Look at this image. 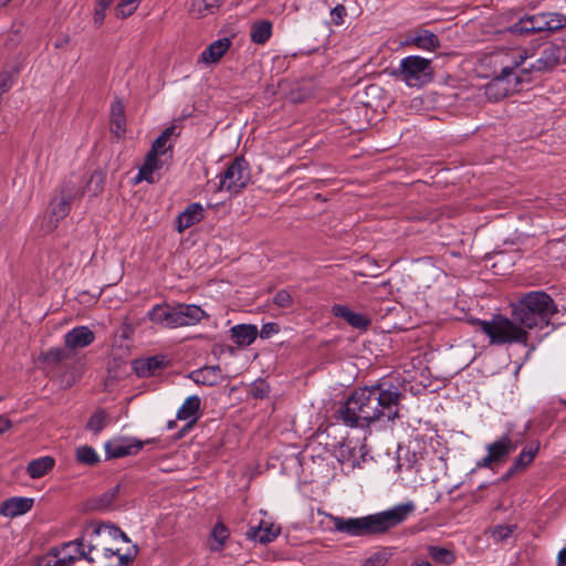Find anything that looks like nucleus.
<instances>
[{
  "mask_svg": "<svg viewBox=\"0 0 566 566\" xmlns=\"http://www.w3.org/2000/svg\"><path fill=\"white\" fill-rule=\"evenodd\" d=\"M251 176L248 163L240 157L234 158L226 170L220 174L218 189L237 195L250 182Z\"/></svg>",
  "mask_w": 566,
  "mask_h": 566,
  "instance_id": "obj_10",
  "label": "nucleus"
},
{
  "mask_svg": "<svg viewBox=\"0 0 566 566\" xmlns=\"http://www.w3.org/2000/svg\"><path fill=\"white\" fill-rule=\"evenodd\" d=\"M174 132L175 127L172 126L166 128L153 143L151 149L149 151L160 156L166 155L167 150L170 148V146H168V142Z\"/></svg>",
  "mask_w": 566,
  "mask_h": 566,
  "instance_id": "obj_35",
  "label": "nucleus"
},
{
  "mask_svg": "<svg viewBox=\"0 0 566 566\" xmlns=\"http://www.w3.org/2000/svg\"><path fill=\"white\" fill-rule=\"evenodd\" d=\"M412 566H431V564L428 560H421V562L413 564Z\"/></svg>",
  "mask_w": 566,
  "mask_h": 566,
  "instance_id": "obj_52",
  "label": "nucleus"
},
{
  "mask_svg": "<svg viewBox=\"0 0 566 566\" xmlns=\"http://www.w3.org/2000/svg\"><path fill=\"white\" fill-rule=\"evenodd\" d=\"M32 505L33 499L13 496L1 503L0 515L12 518L25 514L31 510Z\"/></svg>",
  "mask_w": 566,
  "mask_h": 566,
  "instance_id": "obj_18",
  "label": "nucleus"
},
{
  "mask_svg": "<svg viewBox=\"0 0 566 566\" xmlns=\"http://www.w3.org/2000/svg\"><path fill=\"white\" fill-rule=\"evenodd\" d=\"M346 8L342 4H338L336 6L335 8L332 9L331 11V18H332V21L336 24V25H340L343 24L344 22V18L346 15Z\"/></svg>",
  "mask_w": 566,
  "mask_h": 566,
  "instance_id": "obj_44",
  "label": "nucleus"
},
{
  "mask_svg": "<svg viewBox=\"0 0 566 566\" xmlns=\"http://www.w3.org/2000/svg\"><path fill=\"white\" fill-rule=\"evenodd\" d=\"M75 458L78 463L85 465H95L99 462L98 453L90 446H81L76 448Z\"/></svg>",
  "mask_w": 566,
  "mask_h": 566,
  "instance_id": "obj_34",
  "label": "nucleus"
},
{
  "mask_svg": "<svg viewBox=\"0 0 566 566\" xmlns=\"http://www.w3.org/2000/svg\"><path fill=\"white\" fill-rule=\"evenodd\" d=\"M109 423V416L105 410H96L88 419L86 429L98 434Z\"/></svg>",
  "mask_w": 566,
  "mask_h": 566,
  "instance_id": "obj_33",
  "label": "nucleus"
},
{
  "mask_svg": "<svg viewBox=\"0 0 566 566\" xmlns=\"http://www.w3.org/2000/svg\"><path fill=\"white\" fill-rule=\"evenodd\" d=\"M402 45L415 46L426 51H434L440 46V41L438 36L431 31L426 29H417L410 31L407 34Z\"/></svg>",
  "mask_w": 566,
  "mask_h": 566,
  "instance_id": "obj_13",
  "label": "nucleus"
},
{
  "mask_svg": "<svg viewBox=\"0 0 566 566\" xmlns=\"http://www.w3.org/2000/svg\"><path fill=\"white\" fill-rule=\"evenodd\" d=\"M515 530L513 525H497L491 530V537L497 542H505L510 538Z\"/></svg>",
  "mask_w": 566,
  "mask_h": 566,
  "instance_id": "obj_40",
  "label": "nucleus"
},
{
  "mask_svg": "<svg viewBox=\"0 0 566 566\" xmlns=\"http://www.w3.org/2000/svg\"><path fill=\"white\" fill-rule=\"evenodd\" d=\"M10 0H0V7L6 6Z\"/></svg>",
  "mask_w": 566,
  "mask_h": 566,
  "instance_id": "obj_55",
  "label": "nucleus"
},
{
  "mask_svg": "<svg viewBox=\"0 0 566 566\" xmlns=\"http://www.w3.org/2000/svg\"><path fill=\"white\" fill-rule=\"evenodd\" d=\"M12 83V75L9 72H2L0 74V96L11 88Z\"/></svg>",
  "mask_w": 566,
  "mask_h": 566,
  "instance_id": "obj_46",
  "label": "nucleus"
},
{
  "mask_svg": "<svg viewBox=\"0 0 566 566\" xmlns=\"http://www.w3.org/2000/svg\"><path fill=\"white\" fill-rule=\"evenodd\" d=\"M142 0H119L116 6V14L119 18H127L132 15L138 8Z\"/></svg>",
  "mask_w": 566,
  "mask_h": 566,
  "instance_id": "obj_38",
  "label": "nucleus"
},
{
  "mask_svg": "<svg viewBox=\"0 0 566 566\" xmlns=\"http://www.w3.org/2000/svg\"><path fill=\"white\" fill-rule=\"evenodd\" d=\"M43 360L46 363H61L69 358V354L65 349L54 347L45 352L42 356Z\"/></svg>",
  "mask_w": 566,
  "mask_h": 566,
  "instance_id": "obj_41",
  "label": "nucleus"
},
{
  "mask_svg": "<svg viewBox=\"0 0 566 566\" xmlns=\"http://www.w3.org/2000/svg\"><path fill=\"white\" fill-rule=\"evenodd\" d=\"M112 132L116 136H122L125 132V114H124V106L120 102H115L112 105Z\"/></svg>",
  "mask_w": 566,
  "mask_h": 566,
  "instance_id": "obj_32",
  "label": "nucleus"
},
{
  "mask_svg": "<svg viewBox=\"0 0 566 566\" xmlns=\"http://www.w3.org/2000/svg\"><path fill=\"white\" fill-rule=\"evenodd\" d=\"M229 530L222 523H217L211 531L209 546L213 552L222 549L226 541L229 537Z\"/></svg>",
  "mask_w": 566,
  "mask_h": 566,
  "instance_id": "obj_31",
  "label": "nucleus"
},
{
  "mask_svg": "<svg viewBox=\"0 0 566 566\" xmlns=\"http://www.w3.org/2000/svg\"><path fill=\"white\" fill-rule=\"evenodd\" d=\"M389 554L386 551H379L368 557L363 566H385L388 562Z\"/></svg>",
  "mask_w": 566,
  "mask_h": 566,
  "instance_id": "obj_42",
  "label": "nucleus"
},
{
  "mask_svg": "<svg viewBox=\"0 0 566 566\" xmlns=\"http://www.w3.org/2000/svg\"><path fill=\"white\" fill-rule=\"evenodd\" d=\"M11 427L12 422L6 416H0V434L11 429Z\"/></svg>",
  "mask_w": 566,
  "mask_h": 566,
  "instance_id": "obj_49",
  "label": "nucleus"
},
{
  "mask_svg": "<svg viewBox=\"0 0 566 566\" xmlns=\"http://www.w3.org/2000/svg\"><path fill=\"white\" fill-rule=\"evenodd\" d=\"M494 463H497L494 458L491 455L490 452H488V454L482 458L478 463L476 465L479 468H491Z\"/></svg>",
  "mask_w": 566,
  "mask_h": 566,
  "instance_id": "obj_48",
  "label": "nucleus"
},
{
  "mask_svg": "<svg viewBox=\"0 0 566 566\" xmlns=\"http://www.w3.org/2000/svg\"><path fill=\"white\" fill-rule=\"evenodd\" d=\"M150 442L140 441L133 437H115L105 442L104 449L107 459H118L127 455L137 454L145 443Z\"/></svg>",
  "mask_w": 566,
  "mask_h": 566,
  "instance_id": "obj_12",
  "label": "nucleus"
},
{
  "mask_svg": "<svg viewBox=\"0 0 566 566\" xmlns=\"http://www.w3.org/2000/svg\"><path fill=\"white\" fill-rule=\"evenodd\" d=\"M164 366V359L157 356L135 359L133 361V369L138 377H150L160 370Z\"/></svg>",
  "mask_w": 566,
  "mask_h": 566,
  "instance_id": "obj_24",
  "label": "nucleus"
},
{
  "mask_svg": "<svg viewBox=\"0 0 566 566\" xmlns=\"http://www.w3.org/2000/svg\"><path fill=\"white\" fill-rule=\"evenodd\" d=\"M97 179L99 182L103 180L102 175L99 174H93L91 177V182Z\"/></svg>",
  "mask_w": 566,
  "mask_h": 566,
  "instance_id": "obj_53",
  "label": "nucleus"
},
{
  "mask_svg": "<svg viewBox=\"0 0 566 566\" xmlns=\"http://www.w3.org/2000/svg\"><path fill=\"white\" fill-rule=\"evenodd\" d=\"M281 528L273 523L261 521L259 525L251 526L247 533L248 537L261 544H266L274 541Z\"/></svg>",
  "mask_w": 566,
  "mask_h": 566,
  "instance_id": "obj_20",
  "label": "nucleus"
},
{
  "mask_svg": "<svg viewBox=\"0 0 566 566\" xmlns=\"http://www.w3.org/2000/svg\"><path fill=\"white\" fill-rule=\"evenodd\" d=\"M566 27V15L558 12H541L520 19L510 28L514 34L555 32Z\"/></svg>",
  "mask_w": 566,
  "mask_h": 566,
  "instance_id": "obj_9",
  "label": "nucleus"
},
{
  "mask_svg": "<svg viewBox=\"0 0 566 566\" xmlns=\"http://www.w3.org/2000/svg\"><path fill=\"white\" fill-rule=\"evenodd\" d=\"M515 449L516 444L513 443L509 434L502 436L499 440L486 447L488 452L491 453L496 462L503 461Z\"/></svg>",
  "mask_w": 566,
  "mask_h": 566,
  "instance_id": "obj_27",
  "label": "nucleus"
},
{
  "mask_svg": "<svg viewBox=\"0 0 566 566\" xmlns=\"http://www.w3.org/2000/svg\"><path fill=\"white\" fill-rule=\"evenodd\" d=\"M401 392L391 382L384 381L358 388L339 409V418L346 426L365 428L380 419L392 421L399 417Z\"/></svg>",
  "mask_w": 566,
  "mask_h": 566,
  "instance_id": "obj_1",
  "label": "nucleus"
},
{
  "mask_svg": "<svg viewBox=\"0 0 566 566\" xmlns=\"http://www.w3.org/2000/svg\"><path fill=\"white\" fill-rule=\"evenodd\" d=\"M113 3V0H97V4L103 8H108Z\"/></svg>",
  "mask_w": 566,
  "mask_h": 566,
  "instance_id": "obj_51",
  "label": "nucleus"
},
{
  "mask_svg": "<svg viewBox=\"0 0 566 566\" xmlns=\"http://www.w3.org/2000/svg\"><path fill=\"white\" fill-rule=\"evenodd\" d=\"M335 317L344 319L348 325L358 329H366L370 325V319L361 314L353 312L348 306L335 304L332 307Z\"/></svg>",
  "mask_w": 566,
  "mask_h": 566,
  "instance_id": "obj_17",
  "label": "nucleus"
},
{
  "mask_svg": "<svg viewBox=\"0 0 566 566\" xmlns=\"http://www.w3.org/2000/svg\"><path fill=\"white\" fill-rule=\"evenodd\" d=\"M514 69L524 66V72H544L554 69L560 63H566V45L551 44L543 49L537 59L516 51L513 53Z\"/></svg>",
  "mask_w": 566,
  "mask_h": 566,
  "instance_id": "obj_6",
  "label": "nucleus"
},
{
  "mask_svg": "<svg viewBox=\"0 0 566 566\" xmlns=\"http://www.w3.org/2000/svg\"><path fill=\"white\" fill-rule=\"evenodd\" d=\"M107 8H103L102 6H96L94 11V23L96 27H101L105 19V11Z\"/></svg>",
  "mask_w": 566,
  "mask_h": 566,
  "instance_id": "obj_47",
  "label": "nucleus"
},
{
  "mask_svg": "<svg viewBox=\"0 0 566 566\" xmlns=\"http://www.w3.org/2000/svg\"><path fill=\"white\" fill-rule=\"evenodd\" d=\"M103 548V555L105 558L111 559L113 557H116L118 559V563L114 566H127L128 562L132 559V555L127 553H120L119 548H113V547H102ZM112 566V565H108Z\"/></svg>",
  "mask_w": 566,
  "mask_h": 566,
  "instance_id": "obj_39",
  "label": "nucleus"
},
{
  "mask_svg": "<svg viewBox=\"0 0 566 566\" xmlns=\"http://www.w3.org/2000/svg\"><path fill=\"white\" fill-rule=\"evenodd\" d=\"M160 155L148 151L144 165L139 168L137 181L155 182L154 172L161 169L164 161Z\"/></svg>",
  "mask_w": 566,
  "mask_h": 566,
  "instance_id": "obj_25",
  "label": "nucleus"
},
{
  "mask_svg": "<svg viewBox=\"0 0 566 566\" xmlns=\"http://www.w3.org/2000/svg\"><path fill=\"white\" fill-rule=\"evenodd\" d=\"M82 193L76 181H66L61 187L60 192L50 202L48 214L42 224L43 231L51 232L55 229L57 223L69 214L72 200Z\"/></svg>",
  "mask_w": 566,
  "mask_h": 566,
  "instance_id": "obj_8",
  "label": "nucleus"
},
{
  "mask_svg": "<svg viewBox=\"0 0 566 566\" xmlns=\"http://www.w3.org/2000/svg\"><path fill=\"white\" fill-rule=\"evenodd\" d=\"M55 464V460L50 457H41L29 462L27 467V473L32 479H40L50 472Z\"/></svg>",
  "mask_w": 566,
  "mask_h": 566,
  "instance_id": "obj_28",
  "label": "nucleus"
},
{
  "mask_svg": "<svg viewBox=\"0 0 566 566\" xmlns=\"http://www.w3.org/2000/svg\"><path fill=\"white\" fill-rule=\"evenodd\" d=\"M175 426H176V422H175L174 420H171V421H169V422L167 423V428H168V430H171Z\"/></svg>",
  "mask_w": 566,
  "mask_h": 566,
  "instance_id": "obj_54",
  "label": "nucleus"
},
{
  "mask_svg": "<svg viewBox=\"0 0 566 566\" xmlns=\"http://www.w3.org/2000/svg\"><path fill=\"white\" fill-rule=\"evenodd\" d=\"M230 46L231 40L229 38L219 39L202 51L200 61L206 64L216 63L224 55Z\"/></svg>",
  "mask_w": 566,
  "mask_h": 566,
  "instance_id": "obj_23",
  "label": "nucleus"
},
{
  "mask_svg": "<svg viewBox=\"0 0 566 566\" xmlns=\"http://www.w3.org/2000/svg\"><path fill=\"white\" fill-rule=\"evenodd\" d=\"M556 312L557 306L548 294L534 291L512 304L511 316L528 332L533 328L547 327Z\"/></svg>",
  "mask_w": 566,
  "mask_h": 566,
  "instance_id": "obj_4",
  "label": "nucleus"
},
{
  "mask_svg": "<svg viewBox=\"0 0 566 566\" xmlns=\"http://www.w3.org/2000/svg\"><path fill=\"white\" fill-rule=\"evenodd\" d=\"M222 2L223 0H192L190 11L197 17H205L212 14Z\"/></svg>",
  "mask_w": 566,
  "mask_h": 566,
  "instance_id": "obj_30",
  "label": "nucleus"
},
{
  "mask_svg": "<svg viewBox=\"0 0 566 566\" xmlns=\"http://www.w3.org/2000/svg\"><path fill=\"white\" fill-rule=\"evenodd\" d=\"M280 332V326L276 323L270 322L262 326L260 331L261 338H270Z\"/></svg>",
  "mask_w": 566,
  "mask_h": 566,
  "instance_id": "obj_45",
  "label": "nucleus"
},
{
  "mask_svg": "<svg viewBox=\"0 0 566 566\" xmlns=\"http://www.w3.org/2000/svg\"><path fill=\"white\" fill-rule=\"evenodd\" d=\"M429 554L436 562L443 565H451L454 562V555L443 547L431 546Z\"/></svg>",
  "mask_w": 566,
  "mask_h": 566,
  "instance_id": "obj_37",
  "label": "nucleus"
},
{
  "mask_svg": "<svg viewBox=\"0 0 566 566\" xmlns=\"http://www.w3.org/2000/svg\"><path fill=\"white\" fill-rule=\"evenodd\" d=\"M231 338L238 346L251 345L258 336V327L252 324H239L231 329Z\"/></svg>",
  "mask_w": 566,
  "mask_h": 566,
  "instance_id": "obj_26",
  "label": "nucleus"
},
{
  "mask_svg": "<svg viewBox=\"0 0 566 566\" xmlns=\"http://www.w3.org/2000/svg\"><path fill=\"white\" fill-rule=\"evenodd\" d=\"M557 566H566V547L560 549L557 555Z\"/></svg>",
  "mask_w": 566,
  "mask_h": 566,
  "instance_id": "obj_50",
  "label": "nucleus"
},
{
  "mask_svg": "<svg viewBox=\"0 0 566 566\" xmlns=\"http://www.w3.org/2000/svg\"><path fill=\"white\" fill-rule=\"evenodd\" d=\"M203 219V207L198 203L189 205L177 218V230L182 233L186 229Z\"/></svg>",
  "mask_w": 566,
  "mask_h": 566,
  "instance_id": "obj_22",
  "label": "nucleus"
},
{
  "mask_svg": "<svg viewBox=\"0 0 566 566\" xmlns=\"http://www.w3.org/2000/svg\"><path fill=\"white\" fill-rule=\"evenodd\" d=\"M201 399L193 395L188 397L177 411V419L187 421L186 428H191L199 419Z\"/></svg>",
  "mask_w": 566,
  "mask_h": 566,
  "instance_id": "obj_21",
  "label": "nucleus"
},
{
  "mask_svg": "<svg viewBox=\"0 0 566 566\" xmlns=\"http://www.w3.org/2000/svg\"><path fill=\"white\" fill-rule=\"evenodd\" d=\"M177 326H192L200 323L206 317V312L195 304L176 305Z\"/></svg>",
  "mask_w": 566,
  "mask_h": 566,
  "instance_id": "obj_16",
  "label": "nucleus"
},
{
  "mask_svg": "<svg viewBox=\"0 0 566 566\" xmlns=\"http://www.w3.org/2000/svg\"><path fill=\"white\" fill-rule=\"evenodd\" d=\"M538 451V447H528L524 448L518 457L515 459L513 471L516 470H523L525 469L530 463L533 462L534 458L536 457V453Z\"/></svg>",
  "mask_w": 566,
  "mask_h": 566,
  "instance_id": "obj_36",
  "label": "nucleus"
},
{
  "mask_svg": "<svg viewBox=\"0 0 566 566\" xmlns=\"http://www.w3.org/2000/svg\"><path fill=\"white\" fill-rule=\"evenodd\" d=\"M412 502L401 503L391 509L360 517H344L326 514L333 524L332 532L349 537H365L387 533L403 523L415 511Z\"/></svg>",
  "mask_w": 566,
  "mask_h": 566,
  "instance_id": "obj_2",
  "label": "nucleus"
},
{
  "mask_svg": "<svg viewBox=\"0 0 566 566\" xmlns=\"http://www.w3.org/2000/svg\"><path fill=\"white\" fill-rule=\"evenodd\" d=\"M95 340V334L87 326H77L64 335L65 347L76 350L91 345Z\"/></svg>",
  "mask_w": 566,
  "mask_h": 566,
  "instance_id": "obj_15",
  "label": "nucleus"
},
{
  "mask_svg": "<svg viewBox=\"0 0 566 566\" xmlns=\"http://www.w3.org/2000/svg\"><path fill=\"white\" fill-rule=\"evenodd\" d=\"M106 537L128 542L126 534L118 527L92 523L84 530L82 538L65 543L60 548L51 549L49 554L43 556V563L46 566H71L81 558L92 563L94 560L91 556L92 552L98 549Z\"/></svg>",
  "mask_w": 566,
  "mask_h": 566,
  "instance_id": "obj_3",
  "label": "nucleus"
},
{
  "mask_svg": "<svg viewBox=\"0 0 566 566\" xmlns=\"http://www.w3.org/2000/svg\"><path fill=\"white\" fill-rule=\"evenodd\" d=\"M273 302L280 307H289L292 305L293 298L289 291L280 290L274 295Z\"/></svg>",
  "mask_w": 566,
  "mask_h": 566,
  "instance_id": "obj_43",
  "label": "nucleus"
},
{
  "mask_svg": "<svg viewBox=\"0 0 566 566\" xmlns=\"http://www.w3.org/2000/svg\"><path fill=\"white\" fill-rule=\"evenodd\" d=\"M148 318L155 325L166 328H178L176 305L158 304L155 305L148 313Z\"/></svg>",
  "mask_w": 566,
  "mask_h": 566,
  "instance_id": "obj_14",
  "label": "nucleus"
},
{
  "mask_svg": "<svg viewBox=\"0 0 566 566\" xmlns=\"http://www.w3.org/2000/svg\"><path fill=\"white\" fill-rule=\"evenodd\" d=\"M392 74L409 87H420L432 80L433 69L431 60L419 55H409L400 61Z\"/></svg>",
  "mask_w": 566,
  "mask_h": 566,
  "instance_id": "obj_7",
  "label": "nucleus"
},
{
  "mask_svg": "<svg viewBox=\"0 0 566 566\" xmlns=\"http://www.w3.org/2000/svg\"><path fill=\"white\" fill-rule=\"evenodd\" d=\"M517 69L506 65L501 70V73L495 76L486 86L485 94L490 99L499 101L509 94L518 90L517 85L521 82L517 75Z\"/></svg>",
  "mask_w": 566,
  "mask_h": 566,
  "instance_id": "obj_11",
  "label": "nucleus"
},
{
  "mask_svg": "<svg viewBox=\"0 0 566 566\" xmlns=\"http://www.w3.org/2000/svg\"><path fill=\"white\" fill-rule=\"evenodd\" d=\"M272 34V23L270 21H260L252 25L251 40L256 44H264Z\"/></svg>",
  "mask_w": 566,
  "mask_h": 566,
  "instance_id": "obj_29",
  "label": "nucleus"
},
{
  "mask_svg": "<svg viewBox=\"0 0 566 566\" xmlns=\"http://www.w3.org/2000/svg\"><path fill=\"white\" fill-rule=\"evenodd\" d=\"M189 378L199 385L216 386L223 381L224 375L219 366H205L191 371Z\"/></svg>",
  "mask_w": 566,
  "mask_h": 566,
  "instance_id": "obj_19",
  "label": "nucleus"
},
{
  "mask_svg": "<svg viewBox=\"0 0 566 566\" xmlns=\"http://www.w3.org/2000/svg\"><path fill=\"white\" fill-rule=\"evenodd\" d=\"M472 323L476 326L478 331L484 333L490 338L491 345H528V332L513 317L509 318L497 314L490 321L476 318Z\"/></svg>",
  "mask_w": 566,
  "mask_h": 566,
  "instance_id": "obj_5",
  "label": "nucleus"
}]
</instances>
